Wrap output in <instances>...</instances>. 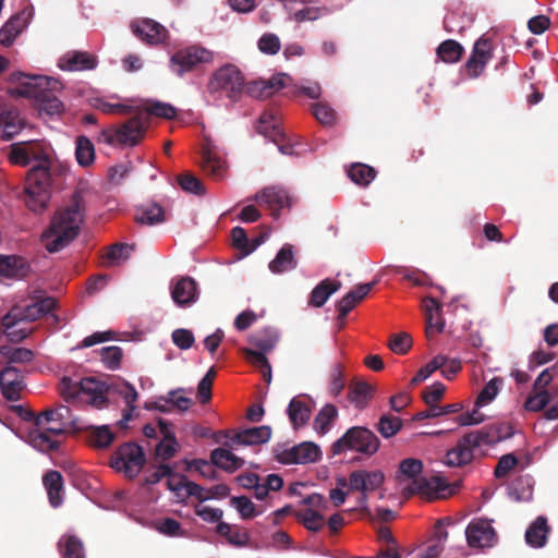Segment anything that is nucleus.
Returning a JSON list of instances; mask_svg holds the SVG:
<instances>
[{"mask_svg": "<svg viewBox=\"0 0 558 558\" xmlns=\"http://www.w3.org/2000/svg\"><path fill=\"white\" fill-rule=\"evenodd\" d=\"M8 158L11 163L32 165L25 183V204L34 213L44 211L51 197L52 175L56 163L49 149L38 141L13 143Z\"/></svg>", "mask_w": 558, "mask_h": 558, "instance_id": "f257e3e1", "label": "nucleus"}, {"mask_svg": "<svg viewBox=\"0 0 558 558\" xmlns=\"http://www.w3.org/2000/svg\"><path fill=\"white\" fill-rule=\"evenodd\" d=\"M10 81L16 84L9 92L15 97H28L39 101L40 114L48 117L59 116L63 109V104L52 93L62 89V83L53 77L46 75H29L22 72H15L10 75Z\"/></svg>", "mask_w": 558, "mask_h": 558, "instance_id": "f03ea898", "label": "nucleus"}, {"mask_svg": "<svg viewBox=\"0 0 558 558\" xmlns=\"http://www.w3.org/2000/svg\"><path fill=\"white\" fill-rule=\"evenodd\" d=\"M84 213L82 196L78 193L73 194L70 205L54 215L50 227L41 235L48 252H59L75 239L83 222Z\"/></svg>", "mask_w": 558, "mask_h": 558, "instance_id": "7ed1b4c3", "label": "nucleus"}, {"mask_svg": "<svg viewBox=\"0 0 558 558\" xmlns=\"http://www.w3.org/2000/svg\"><path fill=\"white\" fill-rule=\"evenodd\" d=\"M379 449V439L366 427L353 426L342 437L332 444L331 450L335 456L348 451L359 452L371 457Z\"/></svg>", "mask_w": 558, "mask_h": 558, "instance_id": "20e7f679", "label": "nucleus"}, {"mask_svg": "<svg viewBox=\"0 0 558 558\" xmlns=\"http://www.w3.org/2000/svg\"><path fill=\"white\" fill-rule=\"evenodd\" d=\"M243 83V76L234 65H225L213 74L207 90L215 100L228 98L234 102L242 94Z\"/></svg>", "mask_w": 558, "mask_h": 558, "instance_id": "39448f33", "label": "nucleus"}, {"mask_svg": "<svg viewBox=\"0 0 558 558\" xmlns=\"http://www.w3.org/2000/svg\"><path fill=\"white\" fill-rule=\"evenodd\" d=\"M147 129V116L136 114L117 129L102 132L104 140L109 145L135 146L143 138Z\"/></svg>", "mask_w": 558, "mask_h": 558, "instance_id": "423d86ee", "label": "nucleus"}, {"mask_svg": "<svg viewBox=\"0 0 558 558\" xmlns=\"http://www.w3.org/2000/svg\"><path fill=\"white\" fill-rule=\"evenodd\" d=\"M145 463V454L142 447L135 444L122 445L110 461V466L133 478L140 474Z\"/></svg>", "mask_w": 558, "mask_h": 558, "instance_id": "0eeeda50", "label": "nucleus"}, {"mask_svg": "<svg viewBox=\"0 0 558 558\" xmlns=\"http://www.w3.org/2000/svg\"><path fill=\"white\" fill-rule=\"evenodd\" d=\"M214 59V53L201 46H191L180 49L171 58L169 66L178 76L192 71L201 63H209Z\"/></svg>", "mask_w": 558, "mask_h": 558, "instance_id": "6e6552de", "label": "nucleus"}, {"mask_svg": "<svg viewBox=\"0 0 558 558\" xmlns=\"http://www.w3.org/2000/svg\"><path fill=\"white\" fill-rule=\"evenodd\" d=\"M385 475L381 471L357 470L349 475V489L361 493L357 505L362 509L367 508L368 494L377 490L384 484Z\"/></svg>", "mask_w": 558, "mask_h": 558, "instance_id": "1a4fd4ad", "label": "nucleus"}, {"mask_svg": "<svg viewBox=\"0 0 558 558\" xmlns=\"http://www.w3.org/2000/svg\"><path fill=\"white\" fill-rule=\"evenodd\" d=\"M303 504L305 507L295 511V518L308 531L318 532L325 524V518L317 509L325 507V498L319 494H312L303 499Z\"/></svg>", "mask_w": 558, "mask_h": 558, "instance_id": "9d476101", "label": "nucleus"}, {"mask_svg": "<svg viewBox=\"0 0 558 558\" xmlns=\"http://www.w3.org/2000/svg\"><path fill=\"white\" fill-rule=\"evenodd\" d=\"M465 538L470 547H493L497 542L492 521L483 518L473 519L465 529Z\"/></svg>", "mask_w": 558, "mask_h": 558, "instance_id": "9b49d317", "label": "nucleus"}, {"mask_svg": "<svg viewBox=\"0 0 558 558\" xmlns=\"http://www.w3.org/2000/svg\"><path fill=\"white\" fill-rule=\"evenodd\" d=\"M60 435L61 434L50 432L48 425H36L35 421L34 426L31 427L25 434H19V437L35 450L47 453L58 449L60 442L57 437Z\"/></svg>", "mask_w": 558, "mask_h": 558, "instance_id": "f8f14e48", "label": "nucleus"}, {"mask_svg": "<svg viewBox=\"0 0 558 558\" xmlns=\"http://www.w3.org/2000/svg\"><path fill=\"white\" fill-rule=\"evenodd\" d=\"M256 202L271 211L277 218L280 210L289 208L292 205V197L288 191L281 186H268L255 195Z\"/></svg>", "mask_w": 558, "mask_h": 558, "instance_id": "ddd939ff", "label": "nucleus"}, {"mask_svg": "<svg viewBox=\"0 0 558 558\" xmlns=\"http://www.w3.org/2000/svg\"><path fill=\"white\" fill-rule=\"evenodd\" d=\"M320 449L313 442H302L291 448L283 449L277 457L283 464L313 463L320 458Z\"/></svg>", "mask_w": 558, "mask_h": 558, "instance_id": "4468645a", "label": "nucleus"}, {"mask_svg": "<svg viewBox=\"0 0 558 558\" xmlns=\"http://www.w3.org/2000/svg\"><path fill=\"white\" fill-rule=\"evenodd\" d=\"M492 57L493 44L488 38L482 36L474 44L473 51L465 63L468 75L472 78L480 76Z\"/></svg>", "mask_w": 558, "mask_h": 558, "instance_id": "2eb2a0df", "label": "nucleus"}, {"mask_svg": "<svg viewBox=\"0 0 558 558\" xmlns=\"http://www.w3.org/2000/svg\"><path fill=\"white\" fill-rule=\"evenodd\" d=\"M271 429L268 426H258L246 428L238 433L227 434L228 438L225 442L230 449H235L238 446H253L267 442L270 439Z\"/></svg>", "mask_w": 558, "mask_h": 558, "instance_id": "dca6fc26", "label": "nucleus"}, {"mask_svg": "<svg viewBox=\"0 0 558 558\" xmlns=\"http://www.w3.org/2000/svg\"><path fill=\"white\" fill-rule=\"evenodd\" d=\"M171 298L179 307L191 306L198 300V287L191 277H180L172 280Z\"/></svg>", "mask_w": 558, "mask_h": 558, "instance_id": "f3484780", "label": "nucleus"}, {"mask_svg": "<svg viewBox=\"0 0 558 558\" xmlns=\"http://www.w3.org/2000/svg\"><path fill=\"white\" fill-rule=\"evenodd\" d=\"M36 425L49 426V430L56 434H63L71 424V410L66 405H59L49 409L36 416Z\"/></svg>", "mask_w": 558, "mask_h": 558, "instance_id": "a211bd4d", "label": "nucleus"}, {"mask_svg": "<svg viewBox=\"0 0 558 558\" xmlns=\"http://www.w3.org/2000/svg\"><path fill=\"white\" fill-rule=\"evenodd\" d=\"M423 463L415 458H408L400 462L397 473V482L401 490L407 495H412V486L421 480Z\"/></svg>", "mask_w": 558, "mask_h": 558, "instance_id": "6ab92c4d", "label": "nucleus"}, {"mask_svg": "<svg viewBox=\"0 0 558 558\" xmlns=\"http://www.w3.org/2000/svg\"><path fill=\"white\" fill-rule=\"evenodd\" d=\"M24 387V377L16 367L8 365L0 372V389L7 400L17 401Z\"/></svg>", "mask_w": 558, "mask_h": 558, "instance_id": "aec40b11", "label": "nucleus"}, {"mask_svg": "<svg viewBox=\"0 0 558 558\" xmlns=\"http://www.w3.org/2000/svg\"><path fill=\"white\" fill-rule=\"evenodd\" d=\"M131 27L136 37L149 45L162 43L168 34L161 24L149 19L136 20Z\"/></svg>", "mask_w": 558, "mask_h": 558, "instance_id": "412c9836", "label": "nucleus"}, {"mask_svg": "<svg viewBox=\"0 0 558 558\" xmlns=\"http://www.w3.org/2000/svg\"><path fill=\"white\" fill-rule=\"evenodd\" d=\"M19 315L17 310H10L0 320V333L5 335L11 342H21L32 331Z\"/></svg>", "mask_w": 558, "mask_h": 558, "instance_id": "4be33fe9", "label": "nucleus"}, {"mask_svg": "<svg viewBox=\"0 0 558 558\" xmlns=\"http://www.w3.org/2000/svg\"><path fill=\"white\" fill-rule=\"evenodd\" d=\"M448 484L440 476L421 477L417 484L412 486V495L418 494L429 500L446 498Z\"/></svg>", "mask_w": 558, "mask_h": 558, "instance_id": "5701e85b", "label": "nucleus"}, {"mask_svg": "<svg viewBox=\"0 0 558 558\" xmlns=\"http://www.w3.org/2000/svg\"><path fill=\"white\" fill-rule=\"evenodd\" d=\"M475 450V447H473V444L465 434L453 448L447 451L444 463L448 466L468 464L473 460Z\"/></svg>", "mask_w": 558, "mask_h": 558, "instance_id": "b1692460", "label": "nucleus"}, {"mask_svg": "<svg viewBox=\"0 0 558 558\" xmlns=\"http://www.w3.org/2000/svg\"><path fill=\"white\" fill-rule=\"evenodd\" d=\"M56 305V301L51 296L40 298L31 304L25 306H13L11 310H17L20 312L21 319L27 324L34 322L39 317L49 314Z\"/></svg>", "mask_w": 558, "mask_h": 558, "instance_id": "393cba45", "label": "nucleus"}, {"mask_svg": "<svg viewBox=\"0 0 558 558\" xmlns=\"http://www.w3.org/2000/svg\"><path fill=\"white\" fill-rule=\"evenodd\" d=\"M58 66L62 71L92 70L96 66V59L88 52L69 51L59 59Z\"/></svg>", "mask_w": 558, "mask_h": 558, "instance_id": "a878e982", "label": "nucleus"}, {"mask_svg": "<svg viewBox=\"0 0 558 558\" xmlns=\"http://www.w3.org/2000/svg\"><path fill=\"white\" fill-rule=\"evenodd\" d=\"M473 447L480 449L484 446H493L506 438L502 434V427L497 425H486L480 429L466 434Z\"/></svg>", "mask_w": 558, "mask_h": 558, "instance_id": "bb28decb", "label": "nucleus"}, {"mask_svg": "<svg viewBox=\"0 0 558 558\" xmlns=\"http://www.w3.org/2000/svg\"><path fill=\"white\" fill-rule=\"evenodd\" d=\"M450 523L449 519L438 521L435 525L434 536L426 548L420 550L414 558H438L444 550V545L448 538V532L445 530L444 524Z\"/></svg>", "mask_w": 558, "mask_h": 558, "instance_id": "cd10ccee", "label": "nucleus"}, {"mask_svg": "<svg viewBox=\"0 0 558 558\" xmlns=\"http://www.w3.org/2000/svg\"><path fill=\"white\" fill-rule=\"evenodd\" d=\"M159 429L162 439L156 447V456L162 460H168L178 451L179 442L169 423L159 421Z\"/></svg>", "mask_w": 558, "mask_h": 558, "instance_id": "c85d7f7f", "label": "nucleus"}, {"mask_svg": "<svg viewBox=\"0 0 558 558\" xmlns=\"http://www.w3.org/2000/svg\"><path fill=\"white\" fill-rule=\"evenodd\" d=\"M291 77L284 73L272 76L269 81H260L250 86L248 92L257 98H267L274 92L289 85Z\"/></svg>", "mask_w": 558, "mask_h": 558, "instance_id": "c756f323", "label": "nucleus"}, {"mask_svg": "<svg viewBox=\"0 0 558 558\" xmlns=\"http://www.w3.org/2000/svg\"><path fill=\"white\" fill-rule=\"evenodd\" d=\"M202 168L204 172L215 180L222 179L227 173V162L210 147L203 150Z\"/></svg>", "mask_w": 558, "mask_h": 558, "instance_id": "7c9ffc66", "label": "nucleus"}, {"mask_svg": "<svg viewBox=\"0 0 558 558\" xmlns=\"http://www.w3.org/2000/svg\"><path fill=\"white\" fill-rule=\"evenodd\" d=\"M28 24V16L25 12L13 15L0 28V44L3 46H11L16 37L26 28Z\"/></svg>", "mask_w": 558, "mask_h": 558, "instance_id": "2f4dec72", "label": "nucleus"}, {"mask_svg": "<svg viewBox=\"0 0 558 558\" xmlns=\"http://www.w3.org/2000/svg\"><path fill=\"white\" fill-rule=\"evenodd\" d=\"M107 390L112 392L113 395H118L121 397L126 407L129 408L128 412L123 414V420L129 421L131 418V413L135 410V402L138 398L136 389L129 383L124 380H116L112 381Z\"/></svg>", "mask_w": 558, "mask_h": 558, "instance_id": "473e14b6", "label": "nucleus"}, {"mask_svg": "<svg viewBox=\"0 0 558 558\" xmlns=\"http://www.w3.org/2000/svg\"><path fill=\"white\" fill-rule=\"evenodd\" d=\"M549 525L547 519L543 515L536 518L525 531V542L530 547L542 548L545 546Z\"/></svg>", "mask_w": 558, "mask_h": 558, "instance_id": "72a5a7b5", "label": "nucleus"}, {"mask_svg": "<svg viewBox=\"0 0 558 558\" xmlns=\"http://www.w3.org/2000/svg\"><path fill=\"white\" fill-rule=\"evenodd\" d=\"M298 262L294 257L293 246L289 243L282 245L275 258L269 263L268 268L272 274H283L296 268Z\"/></svg>", "mask_w": 558, "mask_h": 558, "instance_id": "f704fd0d", "label": "nucleus"}, {"mask_svg": "<svg viewBox=\"0 0 558 558\" xmlns=\"http://www.w3.org/2000/svg\"><path fill=\"white\" fill-rule=\"evenodd\" d=\"M214 465L227 472H234L242 468L244 460L227 448H216L210 453Z\"/></svg>", "mask_w": 558, "mask_h": 558, "instance_id": "c9c22d12", "label": "nucleus"}, {"mask_svg": "<svg viewBox=\"0 0 558 558\" xmlns=\"http://www.w3.org/2000/svg\"><path fill=\"white\" fill-rule=\"evenodd\" d=\"M24 128V121L16 110H7L0 113V138L10 140Z\"/></svg>", "mask_w": 558, "mask_h": 558, "instance_id": "e433bc0d", "label": "nucleus"}, {"mask_svg": "<svg viewBox=\"0 0 558 558\" xmlns=\"http://www.w3.org/2000/svg\"><path fill=\"white\" fill-rule=\"evenodd\" d=\"M258 133L266 137H270L272 142L278 143L279 140H283L284 133L280 128V120L277 114L271 111L264 112L257 124Z\"/></svg>", "mask_w": 558, "mask_h": 558, "instance_id": "4c0bfd02", "label": "nucleus"}, {"mask_svg": "<svg viewBox=\"0 0 558 558\" xmlns=\"http://www.w3.org/2000/svg\"><path fill=\"white\" fill-rule=\"evenodd\" d=\"M44 486L47 490L49 502L53 508L62 504L61 492L63 488L62 475L58 471H49L43 477Z\"/></svg>", "mask_w": 558, "mask_h": 558, "instance_id": "58836bf2", "label": "nucleus"}, {"mask_svg": "<svg viewBox=\"0 0 558 558\" xmlns=\"http://www.w3.org/2000/svg\"><path fill=\"white\" fill-rule=\"evenodd\" d=\"M93 106L98 110L110 114H129L134 108L128 102H121L117 95L97 97L94 99Z\"/></svg>", "mask_w": 558, "mask_h": 558, "instance_id": "ea45409f", "label": "nucleus"}, {"mask_svg": "<svg viewBox=\"0 0 558 558\" xmlns=\"http://www.w3.org/2000/svg\"><path fill=\"white\" fill-rule=\"evenodd\" d=\"M27 272V265L23 258L0 255V280L3 278H23Z\"/></svg>", "mask_w": 558, "mask_h": 558, "instance_id": "a19ab883", "label": "nucleus"}, {"mask_svg": "<svg viewBox=\"0 0 558 558\" xmlns=\"http://www.w3.org/2000/svg\"><path fill=\"white\" fill-rule=\"evenodd\" d=\"M287 412L295 428L305 425L311 417L310 403L301 397H295L290 401Z\"/></svg>", "mask_w": 558, "mask_h": 558, "instance_id": "79ce46f5", "label": "nucleus"}, {"mask_svg": "<svg viewBox=\"0 0 558 558\" xmlns=\"http://www.w3.org/2000/svg\"><path fill=\"white\" fill-rule=\"evenodd\" d=\"M340 287L341 283L339 281L323 280L312 290L308 301L310 305L314 307L323 306Z\"/></svg>", "mask_w": 558, "mask_h": 558, "instance_id": "37998d69", "label": "nucleus"}, {"mask_svg": "<svg viewBox=\"0 0 558 558\" xmlns=\"http://www.w3.org/2000/svg\"><path fill=\"white\" fill-rule=\"evenodd\" d=\"M135 219L141 225H156L163 221V209L158 204L151 203L138 206Z\"/></svg>", "mask_w": 558, "mask_h": 558, "instance_id": "c03bdc74", "label": "nucleus"}, {"mask_svg": "<svg viewBox=\"0 0 558 558\" xmlns=\"http://www.w3.org/2000/svg\"><path fill=\"white\" fill-rule=\"evenodd\" d=\"M427 409L415 414L414 420L422 421L425 418H434L448 414L458 413L463 410L464 405L461 402H454L446 405L438 403L426 404Z\"/></svg>", "mask_w": 558, "mask_h": 558, "instance_id": "a18cd8bd", "label": "nucleus"}, {"mask_svg": "<svg viewBox=\"0 0 558 558\" xmlns=\"http://www.w3.org/2000/svg\"><path fill=\"white\" fill-rule=\"evenodd\" d=\"M59 547L63 558H85L83 543L75 535H63L59 541Z\"/></svg>", "mask_w": 558, "mask_h": 558, "instance_id": "49530a36", "label": "nucleus"}, {"mask_svg": "<svg viewBox=\"0 0 558 558\" xmlns=\"http://www.w3.org/2000/svg\"><path fill=\"white\" fill-rule=\"evenodd\" d=\"M373 387L365 381H356L350 386L349 399L359 409L366 407L373 396Z\"/></svg>", "mask_w": 558, "mask_h": 558, "instance_id": "de8ad7c7", "label": "nucleus"}, {"mask_svg": "<svg viewBox=\"0 0 558 558\" xmlns=\"http://www.w3.org/2000/svg\"><path fill=\"white\" fill-rule=\"evenodd\" d=\"M80 390L83 393L90 395L87 400L93 407L102 408L106 404V398L102 395V385L92 378H84L80 383Z\"/></svg>", "mask_w": 558, "mask_h": 558, "instance_id": "09e8293b", "label": "nucleus"}, {"mask_svg": "<svg viewBox=\"0 0 558 558\" xmlns=\"http://www.w3.org/2000/svg\"><path fill=\"white\" fill-rule=\"evenodd\" d=\"M75 157L81 167H88L95 160V148L92 141L86 136L76 138Z\"/></svg>", "mask_w": 558, "mask_h": 558, "instance_id": "8fccbe9b", "label": "nucleus"}, {"mask_svg": "<svg viewBox=\"0 0 558 558\" xmlns=\"http://www.w3.org/2000/svg\"><path fill=\"white\" fill-rule=\"evenodd\" d=\"M508 495L514 501H527L532 498V485L529 477H519L508 486Z\"/></svg>", "mask_w": 558, "mask_h": 558, "instance_id": "3c124183", "label": "nucleus"}, {"mask_svg": "<svg viewBox=\"0 0 558 558\" xmlns=\"http://www.w3.org/2000/svg\"><path fill=\"white\" fill-rule=\"evenodd\" d=\"M114 439V434L108 425L93 426L88 433V441L95 448H107Z\"/></svg>", "mask_w": 558, "mask_h": 558, "instance_id": "603ef678", "label": "nucleus"}, {"mask_svg": "<svg viewBox=\"0 0 558 558\" xmlns=\"http://www.w3.org/2000/svg\"><path fill=\"white\" fill-rule=\"evenodd\" d=\"M0 355L7 359L9 365L13 363L26 364L34 360V352L26 348L0 347Z\"/></svg>", "mask_w": 558, "mask_h": 558, "instance_id": "864d4df0", "label": "nucleus"}, {"mask_svg": "<svg viewBox=\"0 0 558 558\" xmlns=\"http://www.w3.org/2000/svg\"><path fill=\"white\" fill-rule=\"evenodd\" d=\"M463 47L456 40L447 39L437 48V56L444 62L456 63L460 60Z\"/></svg>", "mask_w": 558, "mask_h": 558, "instance_id": "5fc2aeb1", "label": "nucleus"}, {"mask_svg": "<svg viewBox=\"0 0 558 558\" xmlns=\"http://www.w3.org/2000/svg\"><path fill=\"white\" fill-rule=\"evenodd\" d=\"M504 380L499 377L492 378L484 388L480 391L477 398H476V407L483 408L490 402H493L496 397L498 396L501 387H502Z\"/></svg>", "mask_w": 558, "mask_h": 558, "instance_id": "6e6d98bb", "label": "nucleus"}, {"mask_svg": "<svg viewBox=\"0 0 558 558\" xmlns=\"http://www.w3.org/2000/svg\"><path fill=\"white\" fill-rule=\"evenodd\" d=\"M337 416V409L332 404H326L317 414L314 428L317 433L325 435L329 429L332 421Z\"/></svg>", "mask_w": 558, "mask_h": 558, "instance_id": "4d7b16f0", "label": "nucleus"}, {"mask_svg": "<svg viewBox=\"0 0 558 558\" xmlns=\"http://www.w3.org/2000/svg\"><path fill=\"white\" fill-rule=\"evenodd\" d=\"M217 531L220 535L225 536L230 544L234 546H245L248 542V535L246 533L232 527L228 523L219 522Z\"/></svg>", "mask_w": 558, "mask_h": 558, "instance_id": "13d9d810", "label": "nucleus"}, {"mask_svg": "<svg viewBox=\"0 0 558 558\" xmlns=\"http://www.w3.org/2000/svg\"><path fill=\"white\" fill-rule=\"evenodd\" d=\"M232 243L233 245L241 250L244 255H248L256 247H258L265 240L263 238L254 240L253 245L248 246V240L245 233V230L241 227H235L231 232Z\"/></svg>", "mask_w": 558, "mask_h": 558, "instance_id": "bf43d9fd", "label": "nucleus"}, {"mask_svg": "<svg viewBox=\"0 0 558 558\" xmlns=\"http://www.w3.org/2000/svg\"><path fill=\"white\" fill-rule=\"evenodd\" d=\"M348 174L354 183L367 185L374 180L375 170L367 165L356 163L350 168Z\"/></svg>", "mask_w": 558, "mask_h": 558, "instance_id": "052dcab7", "label": "nucleus"}, {"mask_svg": "<svg viewBox=\"0 0 558 558\" xmlns=\"http://www.w3.org/2000/svg\"><path fill=\"white\" fill-rule=\"evenodd\" d=\"M480 409L481 408H477L475 402L472 411L461 413L460 415L453 418L452 422L454 426L449 428L448 430H454L458 427L477 425L484 422L485 416L483 413L480 412Z\"/></svg>", "mask_w": 558, "mask_h": 558, "instance_id": "680f3d73", "label": "nucleus"}, {"mask_svg": "<svg viewBox=\"0 0 558 558\" xmlns=\"http://www.w3.org/2000/svg\"><path fill=\"white\" fill-rule=\"evenodd\" d=\"M231 505L236 509L242 519H252L263 513L247 497H232Z\"/></svg>", "mask_w": 558, "mask_h": 558, "instance_id": "e2e57ef3", "label": "nucleus"}, {"mask_svg": "<svg viewBox=\"0 0 558 558\" xmlns=\"http://www.w3.org/2000/svg\"><path fill=\"white\" fill-rule=\"evenodd\" d=\"M446 362L447 357L445 355L435 356L430 362L417 371L415 376L412 378L411 384L417 385L426 380L434 372L441 368Z\"/></svg>", "mask_w": 558, "mask_h": 558, "instance_id": "0e129e2a", "label": "nucleus"}, {"mask_svg": "<svg viewBox=\"0 0 558 558\" xmlns=\"http://www.w3.org/2000/svg\"><path fill=\"white\" fill-rule=\"evenodd\" d=\"M133 251V246L128 244H114L112 245L107 254L106 259L108 265L110 266H117L125 262Z\"/></svg>", "mask_w": 558, "mask_h": 558, "instance_id": "69168bd1", "label": "nucleus"}, {"mask_svg": "<svg viewBox=\"0 0 558 558\" xmlns=\"http://www.w3.org/2000/svg\"><path fill=\"white\" fill-rule=\"evenodd\" d=\"M402 427V421L397 416L383 415L378 422V432L384 438L396 435Z\"/></svg>", "mask_w": 558, "mask_h": 558, "instance_id": "338daca9", "label": "nucleus"}, {"mask_svg": "<svg viewBox=\"0 0 558 558\" xmlns=\"http://www.w3.org/2000/svg\"><path fill=\"white\" fill-rule=\"evenodd\" d=\"M190 481L184 475L174 473L172 469L167 477V486L169 490L173 492L175 496L180 499H184V494L186 490V486Z\"/></svg>", "mask_w": 558, "mask_h": 558, "instance_id": "774afa93", "label": "nucleus"}]
</instances>
